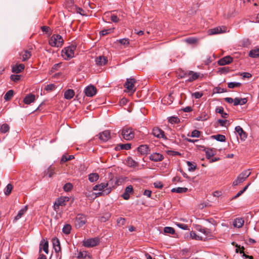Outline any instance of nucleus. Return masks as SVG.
<instances>
[{
  "instance_id": "1",
  "label": "nucleus",
  "mask_w": 259,
  "mask_h": 259,
  "mask_svg": "<svg viewBox=\"0 0 259 259\" xmlns=\"http://www.w3.org/2000/svg\"><path fill=\"white\" fill-rule=\"evenodd\" d=\"M112 187L110 185L109 182H104L100 184H97L94 186L93 190L94 191H99L97 194L98 196L102 195H108L112 191Z\"/></svg>"
},
{
  "instance_id": "2",
  "label": "nucleus",
  "mask_w": 259,
  "mask_h": 259,
  "mask_svg": "<svg viewBox=\"0 0 259 259\" xmlns=\"http://www.w3.org/2000/svg\"><path fill=\"white\" fill-rule=\"evenodd\" d=\"M63 44L64 39L59 34H53L49 40V44L53 47H61Z\"/></svg>"
},
{
  "instance_id": "3",
  "label": "nucleus",
  "mask_w": 259,
  "mask_h": 259,
  "mask_svg": "<svg viewBox=\"0 0 259 259\" xmlns=\"http://www.w3.org/2000/svg\"><path fill=\"white\" fill-rule=\"evenodd\" d=\"M76 48V46L72 45L64 48L62 50V56L65 60H69L74 56V51Z\"/></svg>"
},
{
  "instance_id": "4",
  "label": "nucleus",
  "mask_w": 259,
  "mask_h": 259,
  "mask_svg": "<svg viewBox=\"0 0 259 259\" xmlns=\"http://www.w3.org/2000/svg\"><path fill=\"white\" fill-rule=\"evenodd\" d=\"M250 174L251 171L250 169L243 170L233 182L232 185L235 186L242 183L250 175Z\"/></svg>"
},
{
  "instance_id": "5",
  "label": "nucleus",
  "mask_w": 259,
  "mask_h": 259,
  "mask_svg": "<svg viewBox=\"0 0 259 259\" xmlns=\"http://www.w3.org/2000/svg\"><path fill=\"white\" fill-rule=\"evenodd\" d=\"M121 134L122 138L127 141L132 140L135 137V133L133 129L126 126L123 127L121 131Z\"/></svg>"
},
{
  "instance_id": "6",
  "label": "nucleus",
  "mask_w": 259,
  "mask_h": 259,
  "mask_svg": "<svg viewBox=\"0 0 259 259\" xmlns=\"http://www.w3.org/2000/svg\"><path fill=\"white\" fill-rule=\"evenodd\" d=\"M229 30L226 26H221L210 29L208 30L209 35H214L228 32Z\"/></svg>"
},
{
  "instance_id": "7",
  "label": "nucleus",
  "mask_w": 259,
  "mask_h": 259,
  "mask_svg": "<svg viewBox=\"0 0 259 259\" xmlns=\"http://www.w3.org/2000/svg\"><path fill=\"white\" fill-rule=\"evenodd\" d=\"M136 81L134 78H127L124 84V87L128 90V92L133 94L136 91L135 84Z\"/></svg>"
},
{
  "instance_id": "8",
  "label": "nucleus",
  "mask_w": 259,
  "mask_h": 259,
  "mask_svg": "<svg viewBox=\"0 0 259 259\" xmlns=\"http://www.w3.org/2000/svg\"><path fill=\"white\" fill-rule=\"evenodd\" d=\"M200 74L197 72H194L192 71H190L188 72L183 73L180 75L181 78H185L187 76H189V78L187 80V81L191 82L199 77Z\"/></svg>"
},
{
  "instance_id": "9",
  "label": "nucleus",
  "mask_w": 259,
  "mask_h": 259,
  "mask_svg": "<svg viewBox=\"0 0 259 259\" xmlns=\"http://www.w3.org/2000/svg\"><path fill=\"white\" fill-rule=\"evenodd\" d=\"M75 227L77 228L83 227L87 223V216L82 213L78 214L76 217Z\"/></svg>"
},
{
  "instance_id": "10",
  "label": "nucleus",
  "mask_w": 259,
  "mask_h": 259,
  "mask_svg": "<svg viewBox=\"0 0 259 259\" xmlns=\"http://www.w3.org/2000/svg\"><path fill=\"white\" fill-rule=\"evenodd\" d=\"M99 243V239L98 238H93L84 239L82 241V245L87 247H93L97 246Z\"/></svg>"
},
{
  "instance_id": "11",
  "label": "nucleus",
  "mask_w": 259,
  "mask_h": 259,
  "mask_svg": "<svg viewBox=\"0 0 259 259\" xmlns=\"http://www.w3.org/2000/svg\"><path fill=\"white\" fill-rule=\"evenodd\" d=\"M152 134L154 137L157 138H162L164 140L167 139L166 137L165 136L164 131L158 127H154L153 128Z\"/></svg>"
},
{
  "instance_id": "12",
  "label": "nucleus",
  "mask_w": 259,
  "mask_h": 259,
  "mask_svg": "<svg viewBox=\"0 0 259 259\" xmlns=\"http://www.w3.org/2000/svg\"><path fill=\"white\" fill-rule=\"evenodd\" d=\"M84 93L87 97H92L96 94L97 89L94 85H90L84 89Z\"/></svg>"
},
{
  "instance_id": "13",
  "label": "nucleus",
  "mask_w": 259,
  "mask_h": 259,
  "mask_svg": "<svg viewBox=\"0 0 259 259\" xmlns=\"http://www.w3.org/2000/svg\"><path fill=\"white\" fill-rule=\"evenodd\" d=\"M134 190L132 185H129L125 189L124 193L122 194L121 196L124 200H128L130 197V195L133 194Z\"/></svg>"
},
{
  "instance_id": "14",
  "label": "nucleus",
  "mask_w": 259,
  "mask_h": 259,
  "mask_svg": "<svg viewBox=\"0 0 259 259\" xmlns=\"http://www.w3.org/2000/svg\"><path fill=\"white\" fill-rule=\"evenodd\" d=\"M163 158V155L159 153H153L149 156V159L154 162L161 161Z\"/></svg>"
},
{
  "instance_id": "15",
  "label": "nucleus",
  "mask_w": 259,
  "mask_h": 259,
  "mask_svg": "<svg viewBox=\"0 0 259 259\" xmlns=\"http://www.w3.org/2000/svg\"><path fill=\"white\" fill-rule=\"evenodd\" d=\"M233 61V58L230 56H225L221 59H220L218 61V64L221 66H224L227 64H230Z\"/></svg>"
},
{
  "instance_id": "16",
  "label": "nucleus",
  "mask_w": 259,
  "mask_h": 259,
  "mask_svg": "<svg viewBox=\"0 0 259 259\" xmlns=\"http://www.w3.org/2000/svg\"><path fill=\"white\" fill-rule=\"evenodd\" d=\"M99 138L103 142H106L110 139V133L109 131H104L99 134Z\"/></svg>"
},
{
  "instance_id": "17",
  "label": "nucleus",
  "mask_w": 259,
  "mask_h": 259,
  "mask_svg": "<svg viewBox=\"0 0 259 259\" xmlns=\"http://www.w3.org/2000/svg\"><path fill=\"white\" fill-rule=\"evenodd\" d=\"M235 131L238 133L242 141H244L247 138V134L243 131V128L240 126H237L235 127Z\"/></svg>"
},
{
  "instance_id": "18",
  "label": "nucleus",
  "mask_w": 259,
  "mask_h": 259,
  "mask_svg": "<svg viewBox=\"0 0 259 259\" xmlns=\"http://www.w3.org/2000/svg\"><path fill=\"white\" fill-rule=\"evenodd\" d=\"M25 68V66L23 64H16L15 65H13L12 66V72L16 73H19L21 72Z\"/></svg>"
},
{
  "instance_id": "19",
  "label": "nucleus",
  "mask_w": 259,
  "mask_h": 259,
  "mask_svg": "<svg viewBox=\"0 0 259 259\" xmlns=\"http://www.w3.org/2000/svg\"><path fill=\"white\" fill-rule=\"evenodd\" d=\"M115 44H119L120 45L123 46L124 48L128 47L130 44V40L127 38H123L122 39H117L115 41Z\"/></svg>"
},
{
  "instance_id": "20",
  "label": "nucleus",
  "mask_w": 259,
  "mask_h": 259,
  "mask_svg": "<svg viewBox=\"0 0 259 259\" xmlns=\"http://www.w3.org/2000/svg\"><path fill=\"white\" fill-rule=\"evenodd\" d=\"M137 150L141 155H146L150 151L149 148L146 145H142L138 147Z\"/></svg>"
},
{
  "instance_id": "21",
  "label": "nucleus",
  "mask_w": 259,
  "mask_h": 259,
  "mask_svg": "<svg viewBox=\"0 0 259 259\" xmlns=\"http://www.w3.org/2000/svg\"><path fill=\"white\" fill-rule=\"evenodd\" d=\"M20 56L22 61H26L30 58L31 53L28 50H24L20 53Z\"/></svg>"
},
{
  "instance_id": "22",
  "label": "nucleus",
  "mask_w": 259,
  "mask_h": 259,
  "mask_svg": "<svg viewBox=\"0 0 259 259\" xmlns=\"http://www.w3.org/2000/svg\"><path fill=\"white\" fill-rule=\"evenodd\" d=\"M35 100V97L34 95L29 94L27 95L23 99L25 104L29 105L33 102Z\"/></svg>"
},
{
  "instance_id": "23",
  "label": "nucleus",
  "mask_w": 259,
  "mask_h": 259,
  "mask_svg": "<svg viewBox=\"0 0 259 259\" xmlns=\"http://www.w3.org/2000/svg\"><path fill=\"white\" fill-rule=\"evenodd\" d=\"M83 193L85 195V196L89 199L94 200L97 196H99L97 194L94 193L92 190H89L88 189L85 190L84 191Z\"/></svg>"
},
{
  "instance_id": "24",
  "label": "nucleus",
  "mask_w": 259,
  "mask_h": 259,
  "mask_svg": "<svg viewBox=\"0 0 259 259\" xmlns=\"http://www.w3.org/2000/svg\"><path fill=\"white\" fill-rule=\"evenodd\" d=\"M244 223V220L241 218H238L234 219L233 225L236 228H241L242 227Z\"/></svg>"
},
{
  "instance_id": "25",
  "label": "nucleus",
  "mask_w": 259,
  "mask_h": 259,
  "mask_svg": "<svg viewBox=\"0 0 259 259\" xmlns=\"http://www.w3.org/2000/svg\"><path fill=\"white\" fill-rule=\"evenodd\" d=\"M42 249L45 253L47 254L49 252V243L47 241H45V240L41 241L40 245H39V251Z\"/></svg>"
},
{
  "instance_id": "26",
  "label": "nucleus",
  "mask_w": 259,
  "mask_h": 259,
  "mask_svg": "<svg viewBox=\"0 0 259 259\" xmlns=\"http://www.w3.org/2000/svg\"><path fill=\"white\" fill-rule=\"evenodd\" d=\"M75 93L72 89H68L64 93V98L67 100H70L74 96Z\"/></svg>"
},
{
  "instance_id": "27",
  "label": "nucleus",
  "mask_w": 259,
  "mask_h": 259,
  "mask_svg": "<svg viewBox=\"0 0 259 259\" xmlns=\"http://www.w3.org/2000/svg\"><path fill=\"white\" fill-rule=\"evenodd\" d=\"M131 148V144H121L118 145L115 147L116 150H129Z\"/></svg>"
},
{
  "instance_id": "28",
  "label": "nucleus",
  "mask_w": 259,
  "mask_h": 259,
  "mask_svg": "<svg viewBox=\"0 0 259 259\" xmlns=\"http://www.w3.org/2000/svg\"><path fill=\"white\" fill-rule=\"evenodd\" d=\"M77 257L79 259L84 258V259H91V256L90 254L85 251H80L77 254Z\"/></svg>"
},
{
  "instance_id": "29",
  "label": "nucleus",
  "mask_w": 259,
  "mask_h": 259,
  "mask_svg": "<svg viewBox=\"0 0 259 259\" xmlns=\"http://www.w3.org/2000/svg\"><path fill=\"white\" fill-rule=\"evenodd\" d=\"M107 62V59L104 56H99L96 59V64L99 66L105 65Z\"/></svg>"
},
{
  "instance_id": "30",
  "label": "nucleus",
  "mask_w": 259,
  "mask_h": 259,
  "mask_svg": "<svg viewBox=\"0 0 259 259\" xmlns=\"http://www.w3.org/2000/svg\"><path fill=\"white\" fill-rule=\"evenodd\" d=\"M126 164L129 167H135L138 165V162L132 159V157H127L126 160Z\"/></svg>"
},
{
  "instance_id": "31",
  "label": "nucleus",
  "mask_w": 259,
  "mask_h": 259,
  "mask_svg": "<svg viewBox=\"0 0 259 259\" xmlns=\"http://www.w3.org/2000/svg\"><path fill=\"white\" fill-rule=\"evenodd\" d=\"M248 56L252 58H259V49L251 50L249 52Z\"/></svg>"
},
{
  "instance_id": "32",
  "label": "nucleus",
  "mask_w": 259,
  "mask_h": 259,
  "mask_svg": "<svg viewBox=\"0 0 259 259\" xmlns=\"http://www.w3.org/2000/svg\"><path fill=\"white\" fill-rule=\"evenodd\" d=\"M99 178V176L97 173H91L88 176V179L91 183L97 182Z\"/></svg>"
},
{
  "instance_id": "33",
  "label": "nucleus",
  "mask_w": 259,
  "mask_h": 259,
  "mask_svg": "<svg viewBox=\"0 0 259 259\" xmlns=\"http://www.w3.org/2000/svg\"><path fill=\"white\" fill-rule=\"evenodd\" d=\"M204 151L205 152L206 157L207 159H210L211 157L213 156L215 153V151L212 149H205Z\"/></svg>"
},
{
  "instance_id": "34",
  "label": "nucleus",
  "mask_w": 259,
  "mask_h": 259,
  "mask_svg": "<svg viewBox=\"0 0 259 259\" xmlns=\"http://www.w3.org/2000/svg\"><path fill=\"white\" fill-rule=\"evenodd\" d=\"M27 210V206H25L24 208L20 209L18 211L17 215L15 217V220L17 221V220H19L22 217V215L26 212Z\"/></svg>"
},
{
  "instance_id": "35",
  "label": "nucleus",
  "mask_w": 259,
  "mask_h": 259,
  "mask_svg": "<svg viewBox=\"0 0 259 259\" xmlns=\"http://www.w3.org/2000/svg\"><path fill=\"white\" fill-rule=\"evenodd\" d=\"M215 112L221 114V116L224 118H227L228 117V113L224 111V108L222 107H218L215 109Z\"/></svg>"
},
{
  "instance_id": "36",
  "label": "nucleus",
  "mask_w": 259,
  "mask_h": 259,
  "mask_svg": "<svg viewBox=\"0 0 259 259\" xmlns=\"http://www.w3.org/2000/svg\"><path fill=\"white\" fill-rule=\"evenodd\" d=\"M69 201V198L67 197H61L59 198L56 202L58 203L59 205L60 206H64L66 204L65 202L66 201Z\"/></svg>"
},
{
  "instance_id": "37",
  "label": "nucleus",
  "mask_w": 259,
  "mask_h": 259,
  "mask_svg": "<svg viewBox=\"0 0 259 259\" xmlns=\"http://www.w3.org/2000/svg\"><path fill=\"white\" fill-rule=\"evenodd\" d=\"M188 191V189L185 187H177L171 189V192L177 193H183Z\"/></svg>"
},
{
  "instance_id": "38",
  "label": "nucleus",
  "mask_w": 259,
  "mask_h": 259,
  "mask_svg": "<svg viewBox=\"0 0 259 259\" xmlns=\"http://www.w3.org/2000/svg\"><path fill=\"white\" fill-rule=\"evenodd\" d=\"M251 43L249 39H243L240 42V46L242 47L247 48L250 45Z\"/></svg>"
},
{
  "instance_id": "39",
  "label": "nucleus",
  "mask_w": 259,
  "mask_h": 259,
  "mask_svg": "<svg viewBox=\"0 0 259 259\" xmlns=\"http://www.w3.org/2000/svg\"><path fill=\"white\" fill-rule=\"evenodd\" d=\"M14 95V91L12 90L8 91L4 96V99L6 101H9Z\"/></svg>"
},
{
  "instance_id": "40",
  "label": "nucleus",
  "mask_w": 259,
  "mask_h": 259,
  "mask_svg": "<svg viewBox=\"0 0 259 259\" xmlns=\"http://www.w3.org/2000/svg\"><path fill=\"white\" fill-rule=\"evenodd\" d=\"M212 138H213L214 139L218 141H220V142H225L226 140L225 136L223 135L219 134V135H213L212 136Z\"/></svg>"
},
{
  "instance_id": "41",
  "label": "nucleus",
  "mask_w": 259,
  "mask_h": 259,
  "mask_svg": "<svg viewBox=\"0 0 259 259\" xmlns=\"http://www.w3.org/2000/svg\"><path fill=\"white\" fill-rule=\"evenodd\" d=\"M241 83L238 82H230L228 83V87L230 89L240 87Z\"/></svg>"
},
{
  "instance_id": "42",
  "label": "nucleus",
  "mask_w": 259,
  "mask_h": 259,
  "mask_svg": "<svg viewBox=\"0 0 259 259\" xmlns=\"http://www.w3.org/2000/svg\"><path fill=\"white\" fill-rule=\"evenodd\" d=\"M71 229V225H70L69 224H66L63 227V229H62V232H63V233L68 235V234H70Z\"/></svg>"
},
{
  "instance_id": "43",
  "label": "nucleus",
  "mask_w": 259,
  "mask_h": 259,
  "mask_svg": "<svg viewBox=\"0 0 259 259\" xmlns=\"http://www.w3.org/2000/svg\"><path fill=\"white\" fill-rule=\"evenodd\" d=\"M10 130L9 125L7 123L2 124L0 127V131L2 133H6Z\"/></svg>"
},
{
  "instance_id": "44",
  "label": "nucleus",
  "mask_w": 259,
  "mask_h": 259,
  "mask_svg": "<svg viewBox=\"0 0 259 259\" xmlns=\"http://www.w3.org/2000/svg\"><path fill=\"white\" fill-rule=\"evenodd\" d=\"M190 237L195 240H202V237L199 236L196 234V233L194 231H191L190 233Z\"/></svg>"
},
{
  "instance_id": "45",
  "label": "nucleus",
  "mask_w": 259,
  "mask_h": 259,
  "mask_svg": "<svg viewBox=\"0 0 259 259\" xmlns=\"http://www.w3.org/2000/svg\"><path fill=\"white\" fill-rule=\"evenodd\" d=\"M206 237H208L209 238H211L212 237V233L210 229L204 228V230L202 232Z\"/></svg>"
},
{
  "instance_id": "46",
  "label": "nucleus",
  "mask_w": 259,
  "mask_h": 259,
  "mask_svg": "<svg viewBox=\"0 0 259 259\" xmlns=\"http://www.w3.org/2000/svg\"><path fill=\"white\" fill-rule=\"evenodd\" d=\"M250 185V183H248L246 186L244 187V188L239 191L236 195L233 197V199H236L241 196L248 188V186Z\"/></svg>"
},
{
  "instance_id": "47",
  "label": "nucleus",
  "mask_w": 259,
  "mask_h": 259,
  "mask_svg": "<svg viewBox=\"0 0 259 259\" xmlns=\"http://www.w3.org/2000/svg\"><path fill=\"white\" fill-rule=\"evenodd\" d=\"M12 189L13 186L11 184H8L4 191L5 195H9L11 193Z\"/></svg>"
},
{
  "instance_id": "48",
  "label": "nucleus",
  "mask_w": 259,
  "mask_h": 259,
  "mask_svg": "<svg viewBox=\"0 0 259 259\" xmlns=\"http://www.w3.org/2000/svg\"><path fill=\"white\" fill-rule=\"evenodd\" d=\"M164 232L165 233H168L170 234H174L175 232V231L174 228L170 227H166L164 228Z\"/></svg>"
},
{
  "instance_id": "49",
  "label": "nucleus",
  "mask_w": 259,
  "mask_h": 259,
  "mask_svg": "<svg viewBox=\"0 0 259 259\" xmlns=\"http://www.w3.org/2000/svg\"><path fill=\"white\" fill-rule=\"evenodd\" d=\"M74 158L73 155H69L68 156L63 155L61 160V163L65 162L67 161L70 160Z\"/></svg>"
},
{
  "instance_id": "50",
  "label": "nucleus",
  "mask_w": 259,
  "mask_h": 259,
  "mask_svg": "<svg viewBox=\"0 0 259 259\" xmlns=\"http://www.w3.org/2000/svg\"><path fill=\"white\" fill-rule=\"evenodd\" d=\"M197 38L195 37H188L185 39V41L189 44H194L197 41Z\"/></svg>"
},
{
  "instance_id": "51",
  "label": "nucleus",
  "mask_w": 259,
  "mask_h": 259,
  "mask_svg": "<svg viewBox=\"0 0 259 259\" xmlns=\"http://www.w3.org/2000/svg\"><path fill=\"white\" fill-rule=\"evenodd\" d=\"M73 188L72 185L70 183H66L63 187V189L65 192H69L72 190Z\"/></svg>"
},
{
  "instance_id": "52",
  "label": "nucleus",
  "mask_w": 259,
  "mask_h": 259,
  "mask_svg": "<svg viewBox=\"0 0 259 259\" xmlns=\"http://www.w3.org/2000/svg\"><path fill=\"white\" fill-rule=\"evenodd\" d=\"M56 88V85L54 84H49L47 85L45 88V90L47 91H54Z\"/></svg>"
},
{
  "instance_id": "53",
  "label": "nucleus",
  "mask_w": 259,
  "mask_h": 259,
  "mask_svg": "<svg viewBox=\"0 0 259 259\" xmlns=\"http://www.w3.org/2000/svg\"><path fill=\"white\" fill-rule=\"evenodd\" d=\"M230 69L229 67H223L219 68V72L221 73H227L229 72Z\"/></svg>"
},
{
  "instance_id": "54",
  "label": "nucleus",
  "mask_w": 259,
  "mask_h": 259,
  "mask_svg": "<svg viewBox=\"0 0 259 259\" xmlns=\"http://www.w3.org/2000/svg\"><path fill=\"white\" fill-rule=\"evenodd\" d=\"M168 121L171 123H177L180 120L177 117H170L168 118Z\"/></svg>"
},
{
  "instance_id": "55",
  "label": "nucleus",
  "mask_w": 259,
  "mask_h": 259,
  "mask_svg": "<svg viewBox=\"0 0 259 259\" xmlns=\"http://www.w3.org/2000/svg\"><path fill=\"white\" fill-rule=\"evenodd\" d=\"M200 132L198 130H195L192 132L191 136L194 138H198L200 137Z\"/></svg>"
},
{
  "instance_id": "56",
  "label": "nucleus",
  "mask_w": 259,
  "mask_h": 259,
  "mask_svg": "<svg viewBox=\"0 0 259 259\" xmlns=\"http://www.w3.org/2000/svg\"><path fill=\"white\" fill-rule=\"evenodd\" d=\"M187 164L189 166V171H194L196 169V166L192 164L190 161H187Z\"/></svg>"
},
{
  "instance_id": "57",
  "label": "nucleus",
  "mask_w": 259,
  "mask_h": 259,
  "mask_svg": "<svg viewBox=\"0 0 259 259\" xmlns=\"http://www.w3.org/2000/svg\"><path fill=\"white\" fill-rule=\"evenodd\" d=\"M110 19L114 23H117L119 21V19L118 18L117 16L113 14H111Z\"/></svg>"
},
{
  "instance_id": "58",
  "label": "nucleus",
  "mask_w": 259,
  "mask_h": 259,
  "mask_svg": "<svg viewBox=\"0 0 259 259\" xmlns=\"http://www.w3.org/2000/svg\"><path fill=\"white\" fill-rule=\"evenodd\" d=\"M194 228L197 231L202 233L205 227H204L200 225H194Z\"/></svg>"
},
{
  "instance_id": "59",
  "label": "nucleus",
  "mask_w": 259,
  "mask_h": 259,
  "mask_svg": "<svg viewBox=\"0 0 259 259\" xmlns=\"http://www.w3.org/2000/svg\"><path fill=\"white\" fill-rule=\"evenodd\" d=\"M53 247L58 246L60 245L59 240L57 238H54L53 239Z\"/></svg>"
},
{
  "instance_id": "60",
  "label": "nucleus",
  "mask_w": 259,
  "mask_h": 259,
  "mask_svg": "<svg viewBox=\"0 0 259 259\" xmlns=\"http://www.w3.org/2000/svg\"><path fill=\"white\" fill-rule=\"evenodd\" d=\"M177 226L179 228H180L184 230H187L188 229V226L186 224L178 223V224H177Z\"/></svg>"
},
{
  "instance_id": "61",
  "label": "nucleus",
  "mask_w": 259,
  "mask_h": 259,
  "mask_svg": "<svg viewBox=\"0 0 259 259\" xmlns=\"http://www.w3.org/2000/svg\"><path fill=\"white\" fill-rule=\"evenodd\" d=\"M155 188H158V189H161L163 185L162 183L161 182L157 181L153 184Z\"/></svg>"
},
{
  "instance_id": "62",
  "label": "nucleus",
  "mask_w": 259,
  "mask_h": 259,
  "mask_svg": "<svg viewBox=\"0 0 259 259\" xmlns=\"http://www.w3.org/2000/svg\"><path fill=\"white\" fill-rule=\"evenodd\" d=\"M192 96L195 98V99H199L202 96L203 94L199 92H196L192 94Z\"/></svg>"
},
{
  "instance_id": "63",
  "label": "nucleus",
  "mask_w": 259,
  "mask_h": 259,
  "mask_svg": "<svg viewBox=\"0 0 259 259\" xmlns=\"http://www.w3.org/2000/svg\"><path fill=\"white\" fill-rule=\"evenodd\" d=\"M125 219L122 218H119L117 220V223L119 226L123 225L125 223Z\"/></svg>"
},
{
  "instance_id": "64",
  "label": "nucleus",
  "mask_w": 259,
  "mask_h": 259,
  "mask_svg": "<svg viewBox=\"0 0 259 259\" xmlns=\"http://www.w3.org/2000/svg\"><path fill=\"white\" fill-rule=\"evenodd\" d=\"M11 79L13 81L16 82L20 79V75H12L11 76Z\"/></svg>"
}]
</instances>
